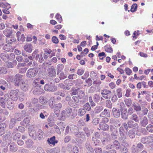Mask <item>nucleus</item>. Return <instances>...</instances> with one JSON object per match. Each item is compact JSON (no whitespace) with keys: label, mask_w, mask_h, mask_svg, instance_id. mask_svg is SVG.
Here are the masks:
<instances>
[{"label":"nucleus","mask_w":153,"mask_h":153,"mask_svg":"<svg viewBox=\"0 0 153 153\" xmlns=\"http://www.w3.org/2000/svg\"><path fill=\"white\" fill-rule=\"evenodd\" d=\"M53 98H51L50 99L49 106L51 108L53 109L54 112L56 114H58L60 111V110L62 107V104L61 103L55 104L54 105L53 104Z\"/></svg>","instance_id":"nucleus-1"},{"label":"nucleus","mask_w":153,"mask_h":153,"mask_svg":"<svg viewBox=\"0 0 153 153\" xmlns=\"http://www.w3.org/2000/svg\"><path fill=\"white\" fill-rule=\"evenodd\" d=\"M38 71L35 68L29 69L27 71L26 76L28 78H32L36 76L37 74Z\"/></svg>","instance_id":"nucleus-2"},{"label":"nucleus","mask_w":153,"mask_h":153,"mask_svg":"<svg viewBox=\"0 0 153 153\" xmlns=\"http://www.w3.org/2000/svg\"><path fill=\"white\" fill-rule=\"evenodd\" d=\"M19 92L18 89L11 90L9 93V98L13 101H16L18 98Z\"/></svg>","instance_id":"nucleus-3"},{"label":"nucleus","mask_w":153,"mask_h":153,"mask_svg":"<svg viewBox=\"0 0 153 153\" xmlns=\"http://www.w3.org/2000/svg\"><path fill=\"white\" fill-rule=\"evenodd\" d=\"M44 89L45 91L54 92L56 90L57 87L53 84L50 83L45 84Z\"/></svg>","instance_id":"nucleus-4"},{"label":"nucleus","mask_w":153,"mask_h":153,"mask_svg":"<svg viewBox=\"0 0 153 153\" xmlns=\"http://www.w3.org/2000/svg\"><path fill=\"white\" fill-rule=\"evenodd\" d=\"M4 97L6 100L7 102V107L9 109L11 110L13 108V104L12 102V100H9V95L5 94L4 95Z\"/></svg>","instance_id":"nucleus-5"},{"label":"nucleus","mask_w":153,"mask_h":153,"mask_svg":"<svg viewBox=\"0 0 153 153\" xmlns=\"http://www.w3.org/2000/svg\"><path fill=\"white\" fill-rule=\"evenodd\" d=\"M48 76L51 77H55L56 75L55 69L53 67L48 68L47 69Z\"/></svg>","instance_id":"nucleus-6"},{"label":"nucleus","mask_w":153,"mask_h":153,"mask_svg":"<svg viewBox=\"0 0 153 153\" xmlns=\"http://www.w3.org/2000/svg\"><path fill=\"white\" fill-rule=\"evenodd\" d=\"M23 75L19 74H17L14 77L15 85L16 86H19L20 82H22V78Z\"/></svg>","instance_id":"nucleus-7"},{"label":"nucleus","mask_w":153,"mask_h":153,"mask_svg":"<svg viewBox=\"0 0 153 153\" xmlns=\"http://www.w3.org/2000/svg\"><path fill=\"white\" fill-rule=\"evenodd\" d=\"M153 140V137L149 136L143 137L141 139V142L143 144L148 143L152 142Z\"/></svg>","instance_id":"nucleus-8"},{"label":"nucleus","mask_w":153,"mask_h":153,"mask_svg":"<svg viewBox=\"0 0 153 153\" xmlns=\"http://www.w3.org/2000/svg\"><path fill=\"white\" fill-rule=\"evenodd\" d=\"M111 91L106 89L102 90L101 91V94L102 96L105 99H108V97L107 95L111 94Z\"/></svg>","instance_id":"nucleus-9"},{"label":"nucleus","mask_w":153,"mask_h":153,"mask_svg":"<svg viewBox=\"0 0 153 153\" xmlns=\"http://www.w3.org/2000/svg\"><path fill=\"white\" fill-rule=\"evenodd\" d=\"M110 112L109 110L107 109H105L100 114V117H110Z\"/></svg>","instance_id":"nucleus-10"},{"label":"nucleus","mask_w":153,"mask_h":153,"mask_svg":"<svg viewBox=\"0 0 153 153\" xmlns=\"http://www.w3.org/2000/svg\"><path fill=\"white\" fill-rule=\"evenodd\" d=\"M100 128L103 131H106L109 129V126L106 123L100 122L99 125Z\"/></svg>","instance_id":"nucleus-11"},{"label":"nucleus","mask_w":153,"mask_h":153,"mask_svg":"<svg viewBox=\"0 0 153 153\" xmlns=\"http://www.w3.org/2000/svg\"><path fill=\"white\" fill-rule=\"evenodd\" d=\"M3 33L7 38L11 36L13 33V31L11 29L6 28L3 31Z\"/></svg>","instance_id":"nucleus-12"},{"label":"nucleus","mask_w":153,"mask_h":153,"mask_svg":"<svg viewBox=\"0 0 153 153\" xmlns=\"http://www.w3.org/2000/svg\"><path fill=\"white\" fill-rule=\"evenodd\" d=\"M112 112L113 115L115 117H118L120 115V110L119 109L116 108H114L112 109Z\"/></svg>","instance_id":"nucleus-13"},{"label":"nucleus","mask_w":153,"mask_h":153,"mask_svg":"<svg viewBox=\"0 0 153 153\" xmlns=\"http://www.w3.org/2000/svg\"><path fill=\"white\" fill-rule=\"evenodd\" d=\"M119 131L121 136L120 137H123L125 139L126 138V133L123 127L121 126L119 128Z\"/></svg>","instance_id":"nucleus-14"},{"label":"nucleus","mask_w":153,"mask_h":153,"mask_svg":"<svg viewBox=\"0 0 153 153\" xmlns=\"http://www.w3.org/2000/svg\"><path fill=\"white\" fill-rule=\"evenodd\" d=\"M44 133L41 130L39 129L36 133V137H37L39 140L41 139L43 137Z\"/></svg>","instance_id":"nucleus-15"},{"label":"nucleus","mask_w":153,"mask_h":153,"mask_svg":"<svg viewBox=\"0 0 153 153\" xmlns=\"http://www.w3.org/2000/svg\"><path fill=\"white\" fill-rule=\"evenodd\" d=\"M70 130L71 133L75 134V135L78 131V128L76 126L73 125L70 126Z\"/></svg>","instance_id":"nucleus-16"},{"label":"nucleus","mask_w":153,"mask_h":153,"mask_svg":"<svg viewBox=\"0 0 153 153\" xmlns=\"http://www.w3.org/2000/svg\"><path fill=\"white\" fill-rule=\"evenodd\" d=\"M69 105L74 108H79V105L77 102L73 101L72 100H70L68 102Z\"/></svg>","instance_id":"nucleus-17"},{"label":"nucleus","mask_w":153,"mask_h":153,"mask_svg":"<svg viewBox=\"0 0 153 153\" xmlns=\"http://www.w3.org/2000/svg\"><path fill=\"white\" fill-rule=\"evenodd\" d=\"M21 86L22 89L24 91H26L29 89V85L27 83L25 82H22Z\"/></svg>","instance_id":"nucleus-18"},{"label":"nucleus","mask_w":153,"mask_h":153,"mask_svg":"<svg viewBox=\"0 0 153 153\" xmlns=\"http://www.w3.org/2000/svg\"><path fill=\"white\" fill-rule=\"evenodd\" d=\"M24 48L27 52L31 53L32 51V46L30 44H27L24 46Z\"/></svg>","instance_id":"nucleus-19"},{"label":"nucleus","mask_w":153,"mask_h":153,"mask_svg":"<svg viewBox=\"0 0 153 153\" xmlns=\"http://www.w3.org/2000/svg\"><path fill=\"white\" fill-rule=\"evenodd\" d=\"M55 136H53L51 137L50 139H48L47 141L48 143L51 144L53 145H55V143H57V141L55 140Z\"/></svg>","instance_id":"nucleus-20"},{"label":"nucleus","mask_w":153,"mask_h":153,"mask_svg":"<svg viewBox=\"0 0 153 153\" xmlns=\"http://www.w3.org/2000/svg\"><path fill=\"white\" fill-rule=\"evenodd\" d=\"M126 137L125 139L123 137H120V140L121 145L124 147H128V144L126 141Z\"/></svg>","instance_id":"nucleus-21"},{"label":"nucleus","mask_w":153,"mask_h":153,"mask_svg":"<svg viewBox=\"0 0 153 153\" xmlns=\"http://www.w3.org/2000/svg\"><path fill=\"white\" fill-rule=\"evenodd\" d=\"M140 125L142 126L145 127L148 123V120L146 117H144L140 121Z\"/></svg>","instance_id":"nucleus-22"},{"label":"nucleus","mask_w":153,"mask_h":153,"mask_svg":"<svg viewBox=\"0 0 153 153\" xmlns=\"http://www.w3.org/2000/svg\"><path fill=\"white\" fill-rule=\"evenodd\" d=\"M132 106L134 109L136 111H141V107L139 104L137 103H134L132 104Z\"/></svg>","instance_id":"nucleus-23"},{"label":"nucleus","mask_w":153,"mask_h":153,"mask_svg":"<svg viewBox=\"0 0 153 153\" xmlns=\"http://www.w3.org/2000/svg\"><path fill=\"white\" fill-rule=\"evenodd\" d=\"M17 121L15 118H12L11 119L9 123V128H13L16 123Z\"/></svg>","instance_id":"nucleus-24"},{"label":"nucleus","mask_w":153,"mask_h":153,"mask_svg":"<svg viewBox=\"0 0 153 153\" xmlns=\"http://www.w3.org/2000/svg\"><path fill=\"white\" fill-rule=\"evenodd\" d=\"M112 145L113 146V148H114L117 149H120L121 146L120 144L117 140H116L114 142L113 144Z\"/></svg>","instance_id":"nucleus-25"},{"label":"nucleus","mask_w":153,"mask_h":153,"mask_svg":"<svg viewBox=\"0 0 153 153\" xmlns=\"http://www.w3.org/2000/svg\"><path fill=\"white\" fill-rule=\"evenodd\" d=\"M121 117L124 120L127 119L128 118V116L126 114L127 109H125L124 110L121 111Z\"/></svg>","instance_id":"nucleus-26"},{"label":"nucleus","mask_w":153,"mask_h":153,"mask_svg":"<svg viewBox=\"0 0 153 153\" xmlns=\"http://www.w3.org/2000/svg\"><path fill=\"white\" fill-rule=\"evenodd\" d=\"M86 112V111L84 108H80L78 110V115L79 116L81 117L83 116Z\"/></svg>","instance_id":"nucleus-27"},{"label":"nucleus","mask_w":153,"mask_h":153,"mask_svg":"<svg viewBox=\"0 0 153 153\" xmlns=\"http://www.w3.org/2000/svg\"><path fill=\"white\" fill-rule=\"evenodd\" d=\"M103 109V107L102 106H97L94 108V112L95 114L100 113Z\"/></svg>","instance_id":"nucleus-28"},{"label":"nucleus","mask_w":153,"mask_h":153,"mask_svg":"<svg viewBox=\"0 0 153 153\" xmlns=\"http://www.w3.org/2000/svg\"><path fill=\"white\" fill-rule=\"evenodd\" d=\"M6 127V125L5 123L0 124V135L4 133V129Z\"/></svg>","instance_id":"nucleus-29"},{"label":"nucleus","mask_w":153,"mask_h":153,"mask_svg":"<svg viewBox=\"0 0 153 153\" xmlns=\"http://www.w3.org/2000/svg\"><path fill=\"white\" fill-rule=\"evenodd\" d=\"M16 40V39L13 37H9L6 39V42L9 44H11Z\"/></svg>","instance_id":"nucleus-30"},{"label":"nucleus","mask_w":153,"mask_h":153,"mask_svg":"<svg viewBox=\"0 0 153 153\" xmlns=\"http://www.w3.org/2000/svg\"><path fill=\"white\" fill-rule=\"evenodd\" d=\"M85 147L89 152H91V153H94L93 149L89 144V143H86L85 144Z\"/></svg>","instance_id":"nucleus-31"},{"label":"nucleus","mask_w":153,"mask_h":153,"mask_svg":"<svg viewBox=\"0 0 153 153\" xmlns=\"http://www.w3.org/2000/svg\"><path fill=\"white\" fill-rule=\"evenodd\" d=\"M73 82L68 79L65 80L64 83L68 87L72 86L73 84Z\"/></svg>","instance_id":"nucleus-32"},{"label":"nucleus","mask_w":153,"mask_h":153,"mask_svg":"<svg viewBox=\"0 0 153 153\" xmlns=\"http://www.w3.org/2000/svg\"><path fill=\"white\" fill-rule=\"evenodd\" d=\"M14 118L16 119L17 121H20L23 118V115L21 113H17L15 114Z\"/></svg>","instance_id":"nucleus-33"},{"label":"nucleus","mask_w":153,"mask_h":153,"mask_svg":"<svg viewBox=\"0 0 153 153\" xmlns=\"http://www.w3.org/2000/svg\"><path fill=\"white\" fill-rule=\"evenodd\" d=\"M72 111V109L71 108H67L64 110L66 115V117H69L70 116Z\"/></svg>","instance_id":"nucleus-34"},{"label":"nucleus","mask_w":153,"mask_h":153,"mask_svg":"<svg viewBox=\"0 0 153 153\" xmlns=\"http://www.w3.org/2000/svg\"><path fill=\"white\" fill-rule=\"evenodd\" d=\"M64 68V65L62 64H59L56 67V70L57 74H59L62 70H63Z\"/></svg>","instance_id":"nucleus-35"},{"label":"nucleus","mask_w":153,"mask_h":153,"mask_svg":"<svg viewBox=\"0 0 153 153\" xmlns=\"http://www.w3.org/2000/svg\"><path fill=\"white\" fill-rule=\"evenodd\" d=\"M78 92L77 94L78 97L79 99H82L85 96L84 93L83 91L79 89Z\"/></svg>","instance_id":"nucleus-36"},{"label":"nucleus","mask_w":153,"mask_h":153,"mask_svg":"<svg viewBox=\"0 0 153 153\" xmlns=\"http://www.w3.org/2000/svg\"><path fill=\"white\" fill-rule=\"evenodd\" d=\"M5 101H6L5 98L1 97L0 98V104L2 108H5Z\"/></svg>","instance_id":"nucleus-37"},{"label":"nucleus","mask_w":153,"mask_h":153,"mask_svg":"<svg viewBox=\"0 0 153 153\" xmlns=\"http://www.w3.org/2000/svg\"><path fill=\"white\" fill-rule=\"evenodd\" d=\"M92 140L93 143L94 144L95 146H99L100 142V141L97 140V138L93 137L92 138Z\"/></svg>","instance_id":"nucleus-38"},{"label":"nucleus","mask_w":153,"mask_h":153,"mask_svg":"<svg viewBox=\"0 0 153 153\" xmlns=\"http://www.w3.org/2000/svg\"><path fill=\"white\" fill-rule=\"evenodd\" d=\"M25 144L27 148H30L32 147L33 144V142L31 140L28 139L25 142Z\"/></svg>","instance_id":"nucleus-39"},{"label":"nucleus","mask_w":153,"mask_h":153,"mask_svg":"<svg viewBox=\"0 0 153 153\" xmlns=\"http://www.w3.org/2000/svg\"><path fill=\"white\" fill-rule=\"evenodd\" d=\"M30 119L29 117L25 118L20 123L21 125H24L25 124H27L29 123L30 122Z\"/></svg>","instance_id":"nucleus-40"},{"label":"nucleus","mask_w":153,"mask_h":153,"mask_svg":"<svg viewBox=\"0 0 153 153\" xmlns=\"http://www.w3.org/2000/svg\"><path fill=\"white\" fill-rule=\"evenodd\" d=\"M131 151L133 153H137L140 151V150L138 149L137 146L133 145L131 147Z\"/></svg>","instance_id":"nucleus-41"},{"label":"nucleus","mask_w":153,"mask_h":153,"mask_svg":"<svg viewBox=\"0 0 153 153\" xmlns=\"http://www.w3.org/2000/svg\"><path fill=\"white\" fill-rule=\"evenodd\" d=\"M10 150L13 152H16L17 150L16 146L14 143H11L10 146Z\"/></svg>","instance_id":"nucleus-42"},{"label":"nucleus","mask_w":153,"mask_h":153,"mask_svg":"<svg viewBox=\"0 0 153 153\" xmlns=\"http://www.w3.org/2000/svg\"><path fill=\"white\" fill-rule=\"evenodd\" d=\"M75 135L77 137L82 138H84L85 136V134L83 132H80L78 133H77Z\"/></svg>","instance_id":"nucleus-43"},{"label":"nucleus","mask_w":153,"mask_h":153,"mask_svg":"<svg viewBox=\"0 0 153 153\" xmlns=\"http://www.w3.org/2000/svg\"><path fill=\"white\" fill-rule=\"evenodd\" d=\"M117 95L118 98H120L122 96V89L120 88L117 89L116 91Z\"/></svg>","instance_id":"nucleus-44"},{"label":"nucleus","mask_w":153,"mask_h":153,"mask_svg":"<svg viewBox=\"0 0 153 153\" xmlns=\"http://www.w3.org/2000/svg\"><path fill=\"white\" fill-rule=\"evenodd\" d=\"M39 100L40 103L42 104H45L47 102L46 98L43 97H40Z\"/></svg>","instance_id":"nucleus-45"},{"label":"nucleus","mask_w":153,"mask_h":153,"mask_svg":"<svg viewBox=\"0 0 153 153\" xmlns=\"http://www.w3.org/2000/svg\"><path fill=\"white\" fill-rule=\"evenodd\" d=\"M83 107L85 110L87 111H89L91 109V107L88 102L86 103L83 106Z\"/></svg>","instance_id":"nucleus-46"},{"label":"nucleus","mask_w":153,"mask_h":153,"mask_svg":"<svg viewBox=\"0 0 153 153\" xmlns=\"http://www.w3.org/2000/svg\"><path fill=\"white\" fill-rule=\"evenodd\" d=\"M124 101L126 105L128 106H130L132 104V102L130 99H126Z\"/></svg>","instance_id":"nucleus-47"},{"label":"nucleus","mask_w":153,"mask_h":153,"mask_svg":"<svg viewBox=\"0 0 153 153\" xmlns=\"http://www.w3.org/2000/svg\"><path fill=\"white\" fill-rule=\"evenodd\" d=\"M128 133L129 136L130 138H133L135 137V134L133 130H129Z\"/></svg>","instance_id":"nucleus-48"},{"label":"nucleus","mask_w":153,"mask_h":153,"mask_svg":"<svg viewBox=\"0 0 153 153\" xmlns=\"http://www.w3.org/2000/svg\"><path fill=\"white\" fill-rule=\"evenodd\" d=\"M137 5L136 4H133L131 7V11L132 12H135L137 10Z\"/></svg>","instance_id":"nucleus-49"},{"label":"nucleus","mask_w":153,"mask_h":153,"mask_svg":"<svg viewBox=\"0 0 153 153\" xmlns=\"http://www.w3.org/2000/svg\"><path fill=\"white\" fill-rule=\"evenodd\" d=\"M106 106L109 108H112V103L110 100H107L106 102Z\"/></svg>","instance_id":"nucleus-50"},{"label":"nucleus","mask_w":153,"mask_h":153,"mask_svg":"<svg viewBox=\"0 0 153 153\" xmlns=\"http://www.w3.org/2000/svg\"><path fill=\"white\" fill-rule=\"evenodd\" d=\"M117 134H118L117 130L115 129H114L113 131L111 134L112 137L114 139L116 138H117Z\"/></svg>","instance_id":"nucleus-51"},{"label":"nucleus","mask_w":153,"mask_h":153,"mask_svg":"<svg viewBox=\"0 0 153 153\" xmlns=\"http://www.w3.org/2000/svg\"><path fill=\"white\" fill-rule=\"evenodd\" d=\"M30 129H29V135L30 136L33 138H36L35 134L36 133L34 130H31L30 131Z\"/></svg>","instance_id":"nucleus-52"},{"label":"nucleus","mask_w":153,"mask_h":153,"mask_svg":"<svg viewBox=\"0 0 153 153\" xmlns=\"http://www.w3.org/2000/svg\"><path fill=\"white\" fill-rule=\"evenodd\" d=\"M146 130L149 132H153V126L151 124H149L146 127Z\"/></svg>","instance_id":"nucleus-53"},{"label":"nucleus","mask_w":153,"mask_h":153,"mask_svg":"<svg viewBox=\"0 0 153 153\" xmlns=\"http://www.w3.org/2000/svg\"><path fill=\"white\" fill-rule=\"evenodd\" d=\"M101 97L98 94H95L94 97V101L96 102H98L100 99Z\"/></svg>","instance_id":"nucleus-54"},{"label":"nucleus","mask_w":153,"mask_h":153,"mask_svg":"<svg viewBox=\"0 0 153 153\" xmlns=\"http://www.w3.org/2000/svg\"><path fill=\"white\" fill-rule=\"evenodd\" d=\"M59 86L63 89L69 90L70 89V88L68 87L66 85H65L62 83H60L59 85Z\"/></svg>","instance_id":"nucleus-55"},{"label":"nucleus","mask_w":153,"mask_h":153,"mask_svg":"<svg viewBox=\"0 0 153 153\" xmlns=\"http://www.w3.org/2000/svg\"><path fill=\"white\" fill-rule=\"evenodd\" d=\"M131 119H132L133 120L135 121L136 122H139L137 116L135 114H133L132 115Z\"/></svg>","instance_id":"nucleus-56"},{"label":"nucleus","mask_w":153,"mask_h":153,"mask_svg":"<svg viewBox=\"0 0 153 153\" xmlns=\"http://www.w3.org/2000/svg\"><path fill=\"white\" fill-rule=\"evenodd\" d=\"M134 122L132 120L128 121L127 122V124L128 128H132Z\"/></svg>","instance_id":"nucleus-57"},{"label":"nucleus","mask_w":153,"mask_h":153,"mask_svg":"<svg viewBox=\"0 0 153 153\" xmlns=\"http://www.w3.org/2000/svg\"><path fill=\"white\" fill-rule=\"evenodd\" d=\"M66 117V115L64 111H62L61 114V120H64L65 117Z\"/></svg>","instance_id":"nucleus-58"},{"label":"nucleus","mask_w":153,"mask_h":153,"mask_svg":"<svg viewBox=\"0 0 153 153\" xmlns=\"http://www.w3.org/2000/svg\"><path fill=\"white\" fill-rule=\"evenodd\" d=\"M59 126V128H60L61 130L63 131L65 128V126L63 125L62 122H60L57 124Z\"/></svg>","instance_id":"nucleus-59"},{"label":"nucleus","mask_w":153,"mask_h":153,"mask_svg":"<svg viewBox=\"0 0 153 153\" xmlns=\"http://www.w3.org/2000/svg\"><path fill=\"white\" fill-rule=\"evenodd\" d=\"M90 76L92 78L97 79V74L94 71H91L90 73Z\"/></svg>","instance_id":"nucleus-60"},{"label":"nucleus","mask_w":153,"mask_h":153,"mask_svg":"<svg viewBox=\"0 0 153 153\" xmlns=\"http://www.w3.org/2000/svg\"><path fill=\"white\" fill-rule=\"evenodd\" d=\"M7 71V70L4 67H2L0 69V74H6Z\"/></svg>","instance_id":"nucleus-61"},{"label":"nucleus","mask_w":153,"mask_h":153,"mask_svg":"<svg viewBox=\"0 0 153 153\" xmlns=\"http://www.w3.org/2000/svg\"><path fill=\"white\" fill-rule=\"evenodd\" d=\"M149 110L148 109L146 108L145 107H142V114L144 115H146L147 114Z\"/></svg>","instance_id":"nucleus-62"},{"label":"nucleus","mask_w":153,"mask_h":153,"mask_svg":"<svg viewBox=\"0 0 153 153\" xmlns=\"http://www.w3.org/2000/svg\"><path fill=\"white\" fill-rule=\"evenodd\" d=\"M52 41L54 43L57 44L59 42L58 38L55 36H53L52 38Z\"/></svg>","instance_id":"nucleus-63"},{"label":"nucleus","mask_w":153,"mask_h":153,"mask_svg":"<svg viewBox=\"0 0 153 153\" xmlns=\"http://www.w3.org/2000/svg\"><path fill=\"white\" fill-rule=\"evenodd\" d=\"M56 18L59 23H61L62 21V16L59 14H57L56 16Z\"/></svg>","instance_id":"nucleus-64"}]
</instances>
